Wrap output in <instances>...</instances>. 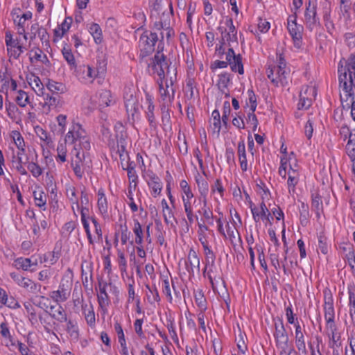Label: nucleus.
I'll list each match as a JSON object with an SVG mask.
<instances>
[{
  "instance_id": "nucleus-1",
  "label": "nucleus",
  "mask_w": 355,
  "mask_h": 355,
  "mask_svg": "<svg viewBox=\"0 0 355 355\" xmlns=\"http://www.w3.org/2000/svg\"><path fill=\"white\" fill-rule=\"evenodd\" d=\"M159 50L148 64V72L154 76L159 87V105H171L175 90L173 87L176 79V69L170 68L166 56Z\"/></svg>"
},
{
  "instance_id": "nucleus-2",
  "label": "nucleus",
  "mask_w": 355,
  "mask_h": 355,
  "mask_svg": "<svg viewBox=\"0 0 355 355\" xmlns=\"http://www.w3.org/2000/svg\"><path fill=\"white\" fill-rule=\"evenodd\" d=\"M91 144L85 129L78 122L73 121L64 135L63 142H60L58 155H85L89 153Z\"/></svg>"
},
{
  "instance_id": "nucleus-3",
  "label": "nucleus",
  "mask_w": 355,
  "mask_h": 355,
  "mask_svg": "<svg viewBox=\"0 0 355 355\" xmlns=\"http://www.w3.org/2000/svg\"><path fill=\"white\" fill-rule=\"evenodd\" d=\"M338 80L340 89V96L346 100L351 98V116L355 121V53L347 60H340L338 64Z\"/></svg>"
},
{
  "instance_id": "nucleus-4",
  "label": "nucleus",
  "mask_w": 355,
  "mask_h": 355,
  "mask_svg": "<svg viewBox=\"0 0 355 355\" xmlns=\"http://www.w3.org/2000/svg\"><path fill=\"white\" fill-rule=\"evenodd\" d=\"M290 70L282 54L277 55L275 63L268 64L266 73L268 79L276 87H284L288 85V76Z\"/></svg>"
},
{
  "instance_id": "nucleus-5",
  "label": "nucleus",
  "mask_w": 355,
  "mask_h": 355,
  "mask_svg": "<svg viewBox=\"0 0 355 355\" xmlns=\"http://www.w3.org/2000/svg\"><path fill=\"white\" fill-rule=\"evenodd\" d=\"M275 332L273 334L274 338L275 340V345L279 352H286L290 351V352H295V349L293 343L289 340L288 334L285 329L283 320L280 318H277L275 320Z\"/></svg>"
},
{
  "instance_id": "nucleus-6",
  "label": "nucleus",
  "mask_w": 355,
  "mask_h": 355,
  "mask_svg": "<svg viewBox=\"0 0 355 355\" xmlns=\"http://www.w3.org/2000/svg\"><path fill=\"white\" fill-rule=\"evenodd\" d=\"M221 34V44L220 46L216 47V51L218 55L224 54L225 49L223 45L227 42L229 45L231 43H237V31L233 24V21L231 18H226L218 28Z\"/></svg>"
},
{
  "instance_id": "nucleus-7",
  "label": "nucleus",
  "mask_w": 355,
  "mask_h": 355,
  "mask_svg": "<svg viewBox=\"0 0 355 355\" xmlns=\"http://www.w3.org/2000/svg\"><path fill=\"white\" fill-rule=\"evenodd\" d=\"M317 0H308L305 3L302 21L309 31L317 29L320 26V18L317 12Z\"/></svg>"
},
{
  "instance_id": "nucleus-8",
  "label": "nucleus",
  "mask_w": 355,
  "mask_h": 355,
  "mask_svg": "<svg viewBox=\"0 0 355 355\" xmlns=\"http://www.w3.org/2000/svg\"><path fill=\"white\" fill-rule=\"evenodd\" d=\"M286 28L294 47L297 49H302L304 26L297 23V15H290L288 17Z\"/></svg>"
},
{
  "instance_id": "nucleus-9",
  "label": "nucleus",
  "mask_w": 355,
  "mask_h": 355,
  "mask_svg": "<svg viewBox=\"0 0 355 355\" xmlns=\"http://www.w3.org/2000/svg\"><path fill=\"white\" fill-rule=\"evenodd\" d=\"M5 43L10 58L18 59L26 49L22 39L18 37H14L10 32L6 33Z\"/></svg>"
},
{
  "instance_id": "nucleus-10",
  "label": "nucleus",
  "mask_w": 355,
  "mask_h": 355,
  "mask_svg": "<svg viewBox=\"0 0 355 355\" xmlns=\"http://www.w3.org/2000/svg\"><path fill=\"white\" fill-rule=\"evenodd\" d=\"M157 40L158 37L156 33L149 31L144 32L139 37L138 44L139 56L144 58L153 53Z\"/></svg>"
},
{
  "instance_id": "nucleus-11",
  "label": "nucleus",
  "mask_w": 355,
  "mask_h": 355,
  "mask_svg": "<svg viewBox=\"0 0 355 355\" xmlns=\"http://www.w3.org/2000/svg\"><path fill=\"white\" fill-rule=\"evenodd\" d=\"M124 104L127 114L135 120L139 111V99L134 89L127 88L124 94Z\"/></svg>"
},
{
  "instance_id": "nucleus-12",
  "label": "nucleus",
  "mask_w": 355,
  "mask_h": 355,
  "mask_svg": "<svg viewBox=\"0 0 355 355\" xmlns=\"http://www.w3.org/2000/svg\"><path fill=\"white\" fill-rule=\"evenodd\" d=\"M73 71L76 78L83 84L92 83L98 76V71L94 67L85 64L78 65Z\"/></svg>"
},
{
  "instance_id": "nucleus-13",
  "label": "nucleus",
  "mask_w": 355,
  "mask_h": 355,
  "mask_svg": "<svg viewBox=\"0 0 355 355\" xmlns=\"http://www.w3.org/2000/svg\"><path fill=\"white\" fill-rule=\"evenodd\" d=\"M316 94L317 92L314 85L303 86L300 93L298 109L306 110L309 108L315 98Z\"/></svg>"
},
{
  "instance_id": "nucleus-14",
  "label": "nucleus",
  "mask_w": 355,
  "mask_h": 355,
  "mask_svg": "<svg viewBox=\"0 0 355 355\" xmlns=\"http://www.w3.org/2000/svg\"><path fill=\"white\" fill-rule=\"evenodd\" d=\"M91 100V109H95L96 107L103 109L114 103L113 96L108 90H101L98 92Z\"/></svg>"
},
{
  "instance_id": "nucleus-15",
  "label": "nucleus",
  "mask_w": 355,
  "mask_h": 355,
  "mask_svg": "<svg viewBox=\"0 0 355 355\" xmlns=\"http://www.w3.org/2000/svg\"><path fill=\"white\" fill-rule=\"evenodd\" d=\"M45 311L54 320L53 323L54 329L58 331L60 329V323L67 320V314L64 309L60 304L51 305L49 309Z\"/></svg>"
},
{
  "instance_id": "nucleus-16",
  "label": "nucleus",
  "mask_w": 355,
  "mask_h": 355,
  "mask_svg": "<svg viewBox=\"0 0 355 355\" xmlns=\"http://www.w3.org/2000/svg\"><path fill=\"white\" fill-rule=\"evenodd\" d=\"M224 53L225 60L227 61V66H230L232 71L238 72L241 75L243 74L244 69L240 54L236 55L232 47H230L228 51Z\"/></svg>"
},
{
  "instance_id": "nucleus-17",
  "label": "nucleus",
  "mask_w": 355,
  "mask_h": 355,
  "mask_svg": "<svg viewBox=\"0 0 355 355\" xmlns=\"http://www.w3.org/2000/svg\"><path fill=\"white\" fill-rule=\"evenodd\" d=\"M324 319L327 323V329H332V327L336 326L334 322L335 311L334 307V300L331 294L324 296Z\"/></svg>"
},
{
  "instance_id": "nucleus-18",
  "label": "nucleus",
  "mask_w": 355,
  "mask_h": 355,
  "mask_svg": "<svg viewBox=\"0 0 355 355\" xmlns=\"http://www.w3.org/2000/svg\"><path fill=\"white\" fill-rule=\"evenodd\" d=\"M91 163L92 160L89 157H75L71 159V165L76 175L81 178L84 171L90 168Z\"/></svg>"
},
{
  "instance_id": "nucleus-19",
  "label": "nucleus",
  "mask_w": 355,
  "mask_h": 355,
  "mask_svg": "<svg viewBox=\"0 0 355 355\" xmlns=\"http://www.w3.org/2000/svg\"><path fill=\"white\" fill-rule=\"evenodd\" d=\"M184 264L189 277H194L195 271L200 272V259L193 250H190L187 259L184 260Z\"/></svg>"
},
{
  "instance_id": "nucleus-20",
  "label": "nucleus",
  "mask_w": 355,
  "mask_h": 355,
  "mask_svg": "<svg viewBox=\"0 0 355 355\" xmlns=\"http://www.w3.org/2000/svg\"><path fill=\"white\" fill-rule=\"evenodd\" d=\"M144 178L148 183L149 187L153 190V194L156 196L159 195L162 189V183L159 178L152 171L148 170L143 174Z\"/></svg>"
},
{
  "instance_id": "nucleus-21",
  "label": "nucleus",
  "mask_w": 355,
  "mask_h": 355,
  "mask_svg": "<svg viewBox=\"0 0 355 355\" xmlns=\"http://www.w3.org/2000/svg\"><path fill=\"white\" fill-rule=\"evenodd\" d=\"M295 345L299 351V352L302 353L304 355L307 354L304 336L302 332V328L297 320L296 318V323H295Z\"/></svg>"
},
{
  "instance_id": "nucleus-22",
  "label": "nucleus",
  "mask_w": 355,
  "mask_h": 355,
  "mask_svg": "<svg viewBox=\"0 0 355 355\" xmlns=\"http://www.w3.org/2000/svg\"><path fill=\"white\" fill-rule=\"evenodd\" d=\"M27 82L37 96H44V84L41 81L40 78L34 73H31L26 77Z\"/></svg>"
},
{
  "instance_id": "nucleus-23",
  "label": "nucleus",
  "mask_w": 355,
  "mask_h": 355,
  "mask_svg": "<svg viewBox=\"0 0 355 355\" xmlns=\"http://www.w3.org/2000/svg\"><path fill=\"white\" fill-rule=\"evenodd\" d=\"M70 296V288L68 285L61 283L57 291L51 292L50 297L55 302H63Z\"/></svg>"
},
{
  "instance_id": "nucleus-24",
  "label": "nucleus",
  "mask_w": 355,
  "mask_h": 355,
  "mask_svg": "<svg viewBox=\"0 0 355 355\" xmlns=\"http://www.w3.org/2000/svg\"><path fill=\"white\" fill-rule=\"evenodd\" d=\"M261 211H259L258 209L255 207L252 206V203L250 205V209L252 214V217L256 223H258L260 220V217L264 220H267L268 221L270 220V218L272 219V216H271L265 202L263 201L260 205Z\"/></svg>"
},
{
  "instance_id": "nucleus-25",
  "label": "nucleus",
  "mask_w": 355,
  "mask_h": 355,
  "mask_svg": "<svg viewBox=\"0 0 355 355\" xmlns=\"http://www.w3.org/2000/svg\"><path fill=\"white\" fill-rule=\"evenodd\" d=\"M146 101L147 107L145 111L146 116L150 123V125L153 128H155L157 125L155 116L154 115L155 105L153 103V98L149 94H146Z\"/></svg>"
},
{
  "instance_id": "nucleus-26",
  "label": "nucleus",
  "mask_w": 355,
  "mask_h": 355,
  "mask_svg": "<svg viewBox=\"0 0 355 355\" xmlns=\"http://www.w3.org/2000/svg\"><path fill=\"white\" fill-rule=\"evenodd\" d=\"M86 27L89 34L93 37L94 42L96 44H101L103 41V36L102 29L99 24L95 22L87 23Z\"/></svg>"
},
{
  "instance_id": "nucleus-27",
  "label": "nucleus",
  "mask_w": 355,
  "mask_h": 355,
  "mask_svg": "<svg viewBox=\"0 0 355 355\" xmlns=\"http://www.w3.org/2000/svg\"><path fill=\"white\" fill-rule=\"evenodd\" d=\"M107 282L102 280H98V286L100 293L98 295V302L101 309H106L109 305L110 299L108 294L106 292Z\"/></svg>"
},
{
  "instance_id": "nucleus-28",
  "label": "nucleus",
  "mask_w": 355,
  "mask_h": 355,
  "mask_svg": "<svg viewBox=\"0 0 355 355\" xmlns=\"http://www.w3.org/2000/svg\"><path fill=\"white\" fill-rule=\"evenodd\" d=\"M44 97V102L41 104L42 108V112L44 114H48L51 112L52 108L56 107L59 99L57 97L45 94Z\"/></svg>"
},
{
  "instance_id": "nucleus-29",
  "label": "nucleus",
  "mask_w": 355,
  "mask_h": 355,
  "mask_svg": "<svg viewBox=\"0 0 355 355\" xmlns=\"http://www.w3.org/2000/svg\"><path fill=\"white\" fill-rule=\"evenodd\" d=\"M10 139L18 149L17 155H20L24 152L25 142L23 137L19 131L13 130L10 134Z\"/></svg>"
},
{
  "instance_id": "nucleus-30",
  "label": "nucleus",
  "mask_w": 355,
  "mask_h": 355,
  "mask_svg": "<svg viewBox=\"0 0 355 355\" xmlns=\"http://www.w3.org/2000/svg\"><path fill=\"white\" fill-rule=\"evenodd\" d=\"M30 60L32 63L40 62L46 66L50 64L46 55L40 49H33L31 51Z\"/></svg>"
},
{
  "instance_id": "nucleus-31",
  "label": "nucleus",
  "mask_w": 355,
  "mask_h": 355,
  "mask_svg": "<svg viewBox=\"0 0 355 355\" xmlns=\"http://www.w3.org/2000/svg\"><path fill=\"white\" fill-rule=\"evenodd\" d=\"M83 313L85 315L86 322L88 325L93 327L95 325V313L94 307L92 303L89 304H82Z\"/></svg>"
},
{
  "instance_id": "nucleus-32",
  "label": "nucleus",
  "mask_w": 355,
  "mask_h": 355,
  "mask_svg": "<svg viewBox=\"0 0 355 355\" xmlns=\"http://www.w3.org/2000/svg\"><path fill=\"white\" fill-rule=\"evenodd\" d=\"M17 82L11 78L6 77L0 81V91L1 92H14L17 90Z\"/></svg>"
},
{
  "instance_id": "nucleus-33",
  "label": "nucleus",
  "mask_w": 355,
  "mask_h": 355,
  "mask_svg": "<svg viewBox=\"0 0 355 355\" xmlns=\"http://www.w3.org/2000/svg\"><path fill=\"white\" fill-rule=\"evenodd\" d=\"M64 322H66L65 330L67 334L71 339L77 340L79 337V331L77 322L68 318L67 321H64Z\"/></svg>"
},
{
  "instance_id": "nucleus-34",
  "label": "nucleus",
  "mask_w": 355,
  "mask_h": 355,
  "mask_svg": "<svg viewBox=\"0 0 355 355\" xmlns=\"http://www.w3.org/2000/svg\"><path fill=\"white\" fill-rule=\"evenodd\" d=\"M15 101L17 103V105L21 107H25L28 105L33 107V105H32L30 101V97L28 94H27V92L21 89L17 91Z\"/></svg>"
},
{
  "instance_id": "nucleus-35",
  "label": "nucleus",
  "mask_w": 355,
  "mask_h": 355,
  "mask_svg": "<svg viewBox=\"0 0 355 355\" xmlns=\"http://www.w3.org/2000/svg\"><path fill=\"white\" fill-rule=\"evenodd\" d=\"M133 232L135 235V242L138 245H141L144 243V230L137 219L134 220Z\"/></svg>"
},
{
  "instance_id": "nucleus-36",
  "label": "nucleus",
  "mask_w": 355,
  "mask_h": 355,
  "mask_svg": "<svg viewBox=\"0 0 355 355\" xmlns=\"http://www.w3.org/2000/svg\"><path fill=\"white\" fill-rule=\"evenodd\" d=\"M62 53L64 59L67 62L69 69L71 70H73L78 65L76 64V59L71 49L68 46H64L62 50Z\"/></svg>"
},
{
  "instance_id": "nucleus-37",
  "label": "nucleus",
  "mask_w": 355,
  "mask_h": 355,
  "mask_svg": "<svg viewBox=\"0 0 355 355\" xmlns=\"http://www.w3.org/2000/svg\"><path fill=\"white\" fill-rule=\"evenodd\" d=\"M36 135L44 142L42 146L46 145V146H51L53 144L51 138L49 135V133L41 126L37 125L34 128Z\"/></svg>"
},
{
  "instance_id": "nucleus-38",
  "label": "nucleus",
  "mask_w": 355,
  "mask_h": 355,
  "mask_svg": "<svg viewBox=\"0 0 355 355\" xmlns=\"http://www.w3.org/2000/svg\"><path fill=\"white\" fill-rule=\"evenodd\" d=\"M221 121L220 112L218 110H214L211 116L210 119V128L214 131L218 133L220 130Z\"/></svg>"
},
{
  "instance_id": "nucleus-39",
  "label": "nucleus",
  "mask_w": 355,
  "mask_h": 355,
  "mask_svg": "<svg viewBox=\"0 0 355 355\" xmlns=\"http://www.w3.org/2000/svg\"><path fill=\"white\" fill-rule=\"evenodd\" d=\"M111 153L116 155H123L128 153L127 143L124 138L118 139L116 146H112Z\"/></svg>"
},
{
  "instance_id": "nucleus-40",
  "label": "nucleus",
  "mask_w": 355,
  "mask_h": 355,
  "mask_svg": "<svg viewBox=\"0 0 355 355\" xmlns=\"http://www.w3.org/2000/svg\"><path fill=\"white\" fill-rule=\"evenodd\" d=\"M67 115L60 114L55 118L57 125L55 128V132L57 134L63 135L66 131L67 125Z\"/></svg>"
},
{
  "instance_id": "nucleus-41",
  "label": "nucleus",
  "mask_w": 355,
  "mask_h": 355,
  "mask_svg": "<svg viewBox=\"0 0 355 355\" xmlns=\"http://www.w3.org/2000/svg\"><path fill=\"white\" fill-rule=\"evenodd\" d=\"M327 334L329 338V346L330 348H336L340 345V343L338 344L340 339V336H336L337 327L336 326L332 327V329H327Z\"/></svg>"
},
{
  "instance_id": "nucleus-42",
  "label": "nucleus",
  "mask_w": 355,
  "mask_h": 355,
  "mask_svg": "<svg viewBox=\"0 0 355 355\" xmlns=\"http://www.w3.org/2000/svg\"><path fill=\"white\" fill-rule=\"evenodd\" d=\"M47 89L52 94H60L64 92L65 87L61 83H58L52 80H48L46 83Z\"/></svg>"
},
{
  "instance_id": "nucleus-43",
  "label": "nucleus",
  "mask_w": 355,
  "mask_h": 355,
  "mask_svg": "<svg viewBox=\"0 0 355 355\" xmlns=\"http://www.w3.org/2000/svg\"><path fill=\"white\" fill-rule=\"evenodd\" d=\"M31 33L37 35L42 42L47 40V31L46 28L40 26L38 23H35L31 25Z\"/></svg>"
},
{
  "instance_id": "nucleus-44",
  "label": "nucleus",
  "mask_w": 355,
  "mask_h": 355,
  "mask_svg": "<svg viewBox=\"0 0 355 355\" xmlns=\"http://www.w3.org/2000/svg\"><path fill=\"white\" fill-rule=\"evenodd\" d=\"M15 267L17 269H22L24 270H28L29 268L33 265H37V262L32 263L29 258H17L14 261Z\"/></svg>"
},
{
  "instance_id": "nucleus-45",
  "label": "nucleus",
  "mask_w": 355,
  "mask_h": 355,
  "mask_svg": "<svg viewBox=\"0 0 355 355\" xmlns=\"http://www.w3.org/2000/svg\"><path fill=\"white\" fill-rule=\"evenodd\" d=\"M33 197L35 205L40 207H45L46 203V198L42 189L33 191Z\"/></svg>"
},
{
  "instance_id": "nucleus-46",
  "label": "nucleus",
  "mask_w": 355,
  "mask_h": 355,
  "mask_svg": "<svg viewBox=\"0 0 355 355\" xmlns=\"http://www.w3.org/2000/svg\"><path fill=\"white\" fill-rule=\"evenodd\" d=\"M300 223L302 226H306L308 223V218L309 217V207L307 205H305L304 202L302 203L301 207L300 209Z\"/></svg>"
},
{
  "instance_id": "nucleus-47",
  "label": "nucleus",
  "mask_w": 355,
  "mask_h": 355,
  "mask_svg": "<svg viewBox=\"0 0 355 355\" xmlns=\"http://www.w3.org/2000/svg\"><path fill=\"white\" fill-rule=\"evenodd\" d=\"M248 99L246 102V105L249 107L250 111L254 112L257 106L256 96L252 90H248Z\"/></svg>"
},
{
  "instance_id": "nucleus-48",
  "label": "nucleus",
  "mask_w": 355,
  "mask_h": 355,
  "mask_svg": "<svg viewBox=\"0 0 355 355\" xmlns=\"http://www.w3.org/2000/svg\"><path fill=\"white\" fill-rule=\"evenodd\" d=\"M230 81V75L228 73H222L218 76V85L220 89L227 87Z\"/></svg>"
},
{
  "instance_id": "nucleus-49",
  "label": "nucleus",
  "mask_w": 355,
  "mask_h": 355,
  "mask_svg": "<svg viewBox=\"0 0 355 355\" xmlns=\"http://www.w3.org/2000/svg\"><path fill=\"white\" fill-rule=\"evenodd\" d=\"M246 124L248 128L252 129V131H256L258 126V120L254 112H251L248 114Z\"/></svg>"
},
{
  "instance_id": "nucleus-50",
  "label": "nucleus",
  "mask_w": 355,
  "mask_h": 355,
  "mask_svg": "<svg viewBox=\"0 0 355 355\" xmlns=\"http://www.w3.org/2000/svg\"><path fill=\"white\" fill-rule=\"evenodd\" d=\"M10 276L17 284L18 286L24 288L28 285L27 281L30 280V279L21 277L16 272H11Z\"/></svg>"
},
{
  "instance_id": "nucleus-51",
  "label": "nucleus",
  "mask_w": 355,
  "mask_h": 355,
  "mask_svg": "<svg viewBox=\"0 0 355 355\" xmlns=\"http://www.w3.org/2000/svg\"><path fill=\"white\" fill-rule=\"evenodd\" d=\"M347 155H355V134H350L346 145Z\"/></svg>"
},
{
  "instance_id": "nucleus-52",
  "label": "nucleus",
  "mask_w": 355,
  "mask_h": 355,
  "mask_svg": "<svg viewBox=\"0 0 355 355\" xmlns=\"http://www.w3.org/2000/svg\"><path fill=\"white\" fill-rule=\"evenodd\" d=\"M204 251L205 254L207 266H214L216 256L213 251L209 247H205V250H204Z\"/></svg>"
},
{
  "instance_id": "nucleus-53",
  "label": "nucleus",
  "mask_w": 355,
  "mask_h": 355,
  "mask_svg": "<svg viewBox=\"0 0 355 355\" xmlns=\"http://www.w3.org/2000/svg\"><path fill=\"white\" fill-rule=\"evenodd\" d=\"M196 182L198 187L199 191L202 196H206L208 193L209 186L207 182L203 178H200L196 179Z\"/></svg>"
},
{
  "instance_id": "nucleus-54",
  "label": "nucleus",
  "mask_w": 355,
  "mask_h": 355,
  "mask_svg": "<svg viewBox=\"0 0 355 355\" xmlns=\"http://www.w3.org/2000/svg\"><path fill=\"white\" fill-rule=\"evenodd\" d=\"M0 334L4 338L12 340V336L10 332L8 324L7 322H3L0 324Z\"/></svg>"
},
{
  "instance_id": "nucleus-55",
  "label": "nucleus",
  "mask_w": 355,
  "mask_h": 355,
  "mask_svg": "<svg viewBox=\"0 0 355 355\" xmlns=\"http://www.w3.org/2000/svg\"><path fill=\"white\" fill-rule=\"evenodd\" d=\"M28 169L32 173L33 175L36 178L40 176L42 173L40 166L34 162L33 159L28 164Z\"/></svg>"
},
{
  "instance_id": "nucleus-56",
  "label": "nucleus",
  "mask_w": 355,
  "mask_h": 355,
  "mask_svg": "<svg viewBox=\"0 0 355 355\" xmlns=\"http://www.w3.org/2000/svg\"><path fill=\"white\" fill-rule=\"evenodd\" d=\"M257 28L260 33H266L270 28V23L265 19H259L257 24Z\"/></svg>"
},
{
  "instance_id": "nucleus-57",
  "label": "nucleus",
  "mask_w": 355,
  "mask_h": 355,
  "mask_svg": "<svg viewBox=\"0 0 355 355\" xmlns=\"http://www.w3.org/2000/svg\"><path fill=\"white\" fill-rule=\"evenodd\" d=\"M164 202L165 207H164V209H163V216H164V221L167 224H168V223H171V219L172 218H173V214L171 209L169 208L168 205H167L166 202L165 201V200H162V203H164Z\"/></svg>"
},
{
  "instance_id": "nucleus-58",
  "label": "nucleus",
  "mask_w": 355,
  "mask_h": 355,
  "mask_svg": "<svg viewBox=\"0 0 355 355\" xmlns=\"http://www.w3.org/2000/svg\"><path fill=\"white\" fill-rule=\"evenodd\" d=\"M146 287L148 289V291L152 294V299H150V296H148V301L150 304L154 303L155 302H159L160 300V297L159 296L158 291L155 286L153 288H150L148 285H146Z\"/></svg>"
},
{
  "instance_id": "nucleus-59",
  "label": "nucleus",
  "mask_w": 355,
  "mask_h": 355,
  "mask_svg": "<svg viewBox=\"0 0 355 355\" xmlns=\"http://www.w3.org/2000/svg\"><path fill=\"white\" fill-rule=\"evenodd\" d=\"M16 26L18 34L17 37H21L24 42H27L28 34L26 32L25 26H23L22 22L18 21V26Z\"/></svg>"
},
{
  "instance_id": "nucleus-60",
  "label": "nucleus",
  "mask_w": 355,
  "mask_h": 355,
  "mask_svg": "<svg viewBox=\"0 0 355 355\" xmlns=\"http://www.w3.org/2000/svg\"><path fill=\"white\" fill-rule=\"evenodd\" d=\"M180 188L182 189L183 193L187 196V199H191L193 197V195L191 191V189L187 183V182L184 180H182L180 183Z\"/></svg>"
},
{
  "instance_id": "nucleus-61",
  "label": "nucleus",
  "mask_w": 355,
  "mask_h": 355,
  "mask_svg": "<svg viewBox=\"0 0 355 355\" xmlns=\"http://www.w3.org/2000/svg\"><path fill=\"white\" fill-rule=\"evenodd\" d=\"M27 282H28V284H27L28 285L26 286V288H25L26 289H27L28 291H30L34 294H36L38 292H40V290H41L40 284L34 282L31 279H30L29 281H27Z\"/></svg>"
},
{
  "instance_id": "nucleus-62",
  "label": "nucleus",
  "mask_w": 355,
  "mask_h": 355,
  "mask_svg": "<svg viewBox=\"0 0 355 355\" xmlns=\"http://www.w3.org/2000/svg\"><path fill=\"white\" fill-rule=\"evenodd\" d=\"M318 249L324 254L328 252V245L326 242V238L322 235L318 236Z\"/></svg>"
},
{
  "instance_id": "nucleus-63",
  "label": "nucleus",
  "mask_w": 355,
  "mask_h": 355,
  "mask_svg": "<svg viewBox=\"0 0 355 355\" xmlns=\"http://www.w3.org/2000/svg\"><path fill=\"white\" fill-rule=\"evenodd\" d=\"M161 26L162 29L160 32L162 40H164V38L169 40L174 35V31L166 25H165V27H164L162 25Z\"/></svg>"
},
{
  "instance_id": "nucleus-64",
  "label": "nucleus",
  "mask_w": 355,
  "mask_h": 355,
  "mask_svg": "<svg viewBox=\"0 0 355 355\" xmlns=\"http://www.w3.org/2000/svg\"><path fill=\"white\" fill-rule=\"evenodd\" d=\"M349 306L355 308V286H348Z\"/></svg>"
}]
</instances>
